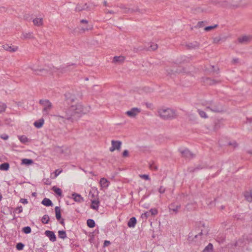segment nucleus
Masks as SVG:
<instances>
[{"mask_svg":"<svg viewBox=\"0 0 252 252\" xmlns=\"http://www.w3.org/2000/svg\"><path fill=\"white\" fill-rule=\"evenodd\" d=\"M223 38L220 36H216L212 38V43L214 44H220L222 41Z\"/></svg>","mask_w":252,"mask_h":252,"instance_id":"nucleus-22","label":"nucleus"},{"mask_svg":"<svg viewBox=\"0 0 252 252\" xmlns=\"http://www.w3.org/2000/svg\"><path fill=\"white\" fill-rule=\"evenodd\" d=\"M151 216H155L158 214V210L156 208H153L149 211Z\"/></svg>","mask_w":252,"mask_h":252,"instance_id":"nucleus-46","label":"nucleus"},{"mask_svg":"<svg viewBox=\"0 0 252 252\" xmlns=\"http://www.w3.org/2000/svg\"><path fill=\"white\" fill-rule=\"evenodd\" d=\"M183 156L187 158H190L193 157V154L188 150H185L182 152Z\"/></svg>","mask_w":252,"mask_h":252,"instance_id":"nucleus-24","label":"nucleus"},{"mask_svg":"<svg viewBox=\"0 0 252 252\" xmlns=\"http://www.w3.org/2000/svg\"><path fill=\"white\" fill-rule=\"evenodd\" d=\"M39 103L43 106V115H48L52 107L51 102L47 99H41L40 100Z\"/></svg>","mask_w":252,"mask_h":252,"instance_id":"nucleus-5","label":"nucleus"},{"mask_svg":"<svg viewBox=\"0 0 252 252\" xmlns=\"http://www.w3.org/2000/svg\"><path fill=\"white\" fill-rule=\"evenodd\" d=\"M45 234L51 241L55 242L56 241V237L53 231L47 230L45 231Z\"/></svg>","mask_w":252,"mask_h":252,"instance_id":"nucleus-16","label":"nucleus"},{"mask_svg":"<svg viewBox=\"0 0 252 252\" xmlns=\"http://www.w3.org/2000/svg\"><path fill=\"white\" fill-rule=\"evenodd\" d=\"M197 235L196 234H193L192 232L189 233V241H193L194 238L197 237Z\"/></svg>","mask_w":252,"mask_h":252,"instance_id":"nucleus-44","label":"nucleus"},{"mask_svg":"<svg viewBox=\"0 0 252 252\" xmlns=\"http://www.w3.org/2000/svg\"><path fill=\"white\" fill-rule=\"evenodd\" d=\"M59 237L61 239H64L66 237V232L63 230H60L58 231Z\"/></svg>","mask_w":252,"mask_h":252,"instance_id":"nucleus-36","label":"nucleus"},{"mask_svg":"<svg viewBox=\"0 0 252 252\" xmlns=\"http://www.w3.org/2000/svg\"><path fill=\"white\" fill-rule=\"evenodd\" d=\"M34 26L36 27H42L43 26V19L41 17H36L32 20Z\"/></svg>","mask_w":252,"mask_h":252,"instance_id":"nucleus-14","label":"nucleus"},{"mask_svg":"<svg viewBox=\"0 0 252 252\" xmlns=\"http://www.w3.org/2000/svg\"><path fill=\"white\" fill-rule=\"evenodd\" d=\"M3 48L9 52H15L18 50V47L17 46H11L8 45H6L3 46Z\"/></svg>","mask_w":252,"mask_h":252,"instance_id":"nucleus-18","label":"nucleus"},{"mask_svg":"<svg viewBox=\"0 0 252 252\" xmlns=\"http://www.w3.org/2000/svg\"><path fill=\"white\" fill-rule=\"evenodd\" d=\"M212 3L219 7H227L228 6L227 1H220L219 0H215L212 1Z\"/></svg>","mask_w":252,"mask_h":252,"instance_id":"nucleus-13","label":"nucleus"},{"mask_svg":"<svg viewBox=\"0 0 252 252\" xmlns=\"http://www.w3.org/2000/svg\"><path fill=\"white\" fill-rule=\"evenodd\" d=\"M63 172V170L62 169H57L55 171V172H54V177H52V178H53V179H55L56 178L60 173H61L62 172Z\"/></svg>","mask_w":252,"mask_h":252,"instance_id":"nucleus-43","label":"nucleus"},{"mask_svg":"<svg viewBox=\"0 0 252 252\" xmlns=\"http://www.w3.org/2000/svg\"><path fill=\"white\" fill-rule=\"evenodd\" d=\"M238 41L241 44H246L251 41V36L246 35L241 36L238 38Z\"/></svg>","mask_w":252,"mask_h":252,"instance_id":"nucleus-11","label":"nucleus"},{"mask_svg":"<svg viewBox=\"0 0 252 252\" xmlns=\"http://www.w3.org/2000/svg\"><path fill=\"white\" fill-rule=\"evenodd\" d=\"M64 95H65V99L67 101L68 103L73 102L75 100V97L74 95H73L72 94H71L70 93H69V92L66 93H65Z\"/></svg>","mask_w":252,"mask_h":252,"instance_id":"nucleus-15","label":"nucleus"},{"mask_svg":"<svg viewBox=\"0 0 252 252\" xmlns=\"http://www.w3.org/2000/svg\"><path fill=\"white\" fill-rule=\"evenodd\" d=\"M202 105L206 111H210L214 113H220L222 109L218 106L214 105L212 101L202 102Z\"/></svg>","mask_w":252,"mask_h":252,"instance_id":"nucleus-4","label":"nucleus"},{"mask_svg":"<svg viewBox=\"0 0 252 252\" xmlns=\"http://www.w3.org/2000/svg\"><path fill=\"white\" fill-rule=\"evenodd\" d=\"M87 225L90 228H93L95 226V222L92 219H89L87 220Z\"/></svg>","mask_w":252,"mask_h":252,"instance_id":"nucleus-35","label":"nucleus"},{"mask_svg":"<svg viewBox=\"0 0 252 252\" xmlns=\"http://www.w3.org/2000/svg\"><path fill=\"white\" fill-rule=\"evenodd\" d=\"M42 204L46 206H50L52 205V202L51 200L48 198H44L42 201Z\"/></svg>","mask_w":252,"mask_h":252,"instance_id":"nucleus-31","label":"nucleus"},{"mask_svg":"<svg viewBox=\"0 0 252 252\" xmlns=\"http://www.w3.org/2000/svg\"><path fill=\"white\" fill-rule=\"evenodd\" d=\"M20 202L23 203V204H27L28 203V200L27 199H24V198H21L20 200Z\"/></svg>","mask_w":252,"mask_h":252,"instance_id":"nucleus-58","label":"nucleus"},{"mask_svg":"<svg viewBox=\"0 0 252 252\" xmlns=\"http://www.w3.org/2000/svg\"><path fill=\"white\" fill-rule=\"evenodd\" d=\"M19 139L21 142L24 143H26L28 141V138L24 135L21 136L20 137H19Z\"/></svg>","mask_w":252,"mask_h":252,"instance_id":"nucleus-40","label":"nucleus"},{"mask_svg":"<svg viewBox=\"0 0 252 252\" xmlns=\"http://www.w3.org/2000/svg\"><path fill=\"white\" fill-rule=\"evenodd\" d=\"M56 212V217L58 220H60L61 219V209L58 206H56L55 208Z\"/></svg>","mask_w":252,"mask_h":252,"instance_id":"nucleus-29","label":"nucleus"},{"mask_svg":"<svg viewBox=\"0 0 252 252\" xmlns=\"http://www.w3.org/2000/svg\"><path fill=\"white\" fill-rule=\"evenodd\" d=\"M229 145H233L234 146V147H236L238 146V144H237V143L236 142H234L233 143H229Z\"/></svg>","mask_w":252,"mask_h":252,"instance_id":"nucleus-60","label":"nucleus"},{"mask_svg":"<svg viewBox=\"0 0 252 252\" xmlns=\"http://www.w3.org/2000/svg\"><path fill=\"white\" fill-rule=\"evenodd\" d=\"M166 71L167 74L169 75H172V74H174L176 71L173 69H170L169 67H167L166 69Z\"/></svg>","mask_w":252,"mask_h":252,"instance_id":"nucleus-39","label":"nucleus"},{"mask_svg":"<svg viewBox=\"0 0 252 252\" xmlns=\"http://www.w3.org/2000/svg\"><path fill=\"white\" fill-rule=\"evenodd\" d=\"M197 112L201 118L203 119H207L208 118V115L204 111L198 109H197Z\"/></svg>","mask_w":252,"mask_h":252,"instance_id":"nucleus-26","label":"nucleus"},{"mask_svg":"<svg viewBox=\"0 0 252 252\" xmlns=\"http://www.w3.org/2000/svg\"><path fill=\"white\" fill-rule=\"evenodd\" d=\"M49 220V217L47 215H44L41 219L42 222L44 224H47L48 223Z\"/></svg>","mask_w":252,"mask_h":252,"instance_id":"nucleus-37","label":"nucleus"},{"mask_svg":"<svg viewBox=\"0 0 252 252\" xmlns=\"http://www.w3.org/2000/svg\"><path fill=\"white\" fill-rule=\"evenodd\" d=\"M16 249L19 250H22L24 247V245L22 243H19L16 245Z\"/></svg>","mask_w":252,"mask_h":252,"instance_id":"nucleus-45","label":"nucleus"},{"mask_svg":"<svg viewBox=\"0 0 252 252\" xmlns=\"http://www.w3.org/2000/svg\"><path fill=\"white\" fill-rule=\"evenodd\" d=\"M44 120L43 119H40L38 121H35L33 125L34 126L38 128L41 127L44 124Z\"/></svg>","mask_w":252,"mask_h":252,"instance_id":"nucleus-21","label":"nucleus"},{"mask_svg":"<svg viewBox=\"0 0 252 252\" xmlns=\"http://www.w3.org/2000/svg\"><path fill=\"white\" fill-rule=\"evenodd\" d=\"M91 107L89 106L83 105L80 103H75L70 105L62 115L58 117L64 120L72 121L83 115L89 113Z\"/></svg>","mask_w":252,"mask_h":252,"instance_id":"nucleus-1","label":"nucleus"},{"mask_svg":"<svg viewBox=\"0 0 252 252\" xmlns=\"http://www.w3.org/2000/svg\"><path fill=\"white\" fill-rule=\"evenodd\" d=\"M150 212L149 211V212H146L143 214H142L141 215V217L143 218V219H147L148 217H149V216H150Z\"/></svg>","mask_w":252,"mask_h":252,"instance_id":"nucleus-48","label":"nucleus"},{"mask_svg":"<svg viewBox=\"0 0 252 252\" xmlns=\"http://www.w3.org/2000/svg\"><path fill=\"white\" fill-rule=\"evenodd\" d=\"M15 212H17L18 213H21L23 211V208L22 206L18 207L15 209Z\"/></svg>","mask_w":252,"mask_h":252,"instance_id":"nucleus-53","label":"nucleus"},{"mask_svg":"<svg viewBox=\"0 0 252 252\" xmlns=\"http://www.w3.org/2000/svg\"><path fill=\"white\" fill-rule=\"evenodd\" d=\"M140 112V109L137 107H134L131 108L130 110L126 111V114L130 118H135Z\"/></svg>","mask_w":252,"mask_h":252,"instance_id":"nucleus-7","label":"nucleus"},{"mask_svg":"<svg viewBox=\"0 0 252 252\" xmlns=\"http://www.w3.org/2000/svg\"><path fill=\"white\" fill-rule=\"evenodd\" d=\"M219 27V25L218 24H215L212 26H207L204 28V30L205 32H208L211 31L216 28H218Z\"/></svg>","mask_w":252,"mask_h":252,"instance_id":"nucleus-28","label":"nucleus"},{"mask_svg":"<svg viewBox=\"0 0 252 252\" xmlns=\"http://www.w3.org/2000/svg\"><path fill=\"white\" fill-rule=\"evenodd\" d=\"M80 23L83 25L80 27V32L81 33H85L86 32L91 31L93 29L92 25H89V21L87 20L82 19L80 20Z\"/></svg>","mask_w":252,"mask_h":252,"instance_id":"nucleus-6","label":"nucleus"},{"mask_svg":"<svg viewBox=\"0 0 252 252\" xmlns=\"http://www.w3.org/2000/svg\"><path fill=\"white\" fill-rule=\"evenodd\" d=\"M244 196L247 200L249 202L252 201V193L251 191H246L244 193Z\"/></svg>","mask_w":252,"mask_h":252,"instance_id":"nucleus-27","label":"nucleus"},{"mask_svg":"<svg viewBox=\"0 0 252 252\" xmlns=\"http://www.w3.org/2000/svg\"><path fill=\"white\" fill-rule=\"evenodd\" d=\"M23 231L26 234H29L31 232V228L29 226H26L23 228Z\"/></svg>","mask_w":252,"mask_h":252,"instance_id":"nucleus-42","label":"nucleus"},{"mask_svg":"<svg viewBox=\"0 0 252 252\" xmlns=\"http://www.w3.org/2000/svg\"><path fill=\"white\" fill-rule=\"evenodd\" d=\"M189 118L190 121H192L195 119V116L194 114H189Z\"/></svg>","mask_w":252,"mask_h":252,"instance_id":"nucleus-52","label":"nucleus"},{"mask_svg":"<svg viewBox=\"0 0 252 252\" xmlns=\"http://www.w3.org/2000/svg\"><path fill=\"white\" fill-rule=\"evenodd\" d=\"M70 65H66L65 66L63 67L61 69V72L63 73L65 72L67 68L70 66Z\"/></svg>","mask_w":252,"mask_h":252,"instance_id":"nucleus-54","label":"nucleus"},{"mask_svg":"<svg viewBox=\"0 0 252 252\" xmlns=\"http://www.w3.org/2000/svg\"><path fill=\"white\" fill-rule=\"evenodd\" d=\"M100 184L103 188H107L108 187V181L104 178H102L100 180Z\"/></svg>","mask_w":252,"mask_h":252,"instance_id":"nucleus-25","label":"nucleus"},{"mask_svg":"<svg viewBox=\"0 0 252 252\" xmlns=\"http://www.w3.org/2000/svg\"><path fill=\"white\" fill-rule=\"evenodd\" d=\"M203 230H201V231L200 233H199V235H203Z\"/></svg>","mask_w":252,"mask_h":252,"instance_id":"nucleus-64","label":"nucleus"},{"mask_svg":"<svg viewBox=\"0 0 252 252\" xmlns=\"http://www.w3.org/2000/svg\"><path fill=\"white\" fill-rule=\"evenodd\" d=\"M72 196L75 202L80 203L84 201L83 198L79 194L74 192L72 194Z\"/></svg>","mask_w":252,"mask_h":252,"instance_id":"nucleus-17","label":"nucleus"},{"mask_svg":"<svg viewBox=\"0 0 252 252\" xmlns=\"http://www.w3.org/2000/svg\"><path fill=\"white\" fill-rule=\"evenodd\" d=\"M92 204L91 206V208L97 210L99 207V201L98 199L92 200Z\"/></svg>","mask_w":252,"mask_h":252,"instance_id":"nucleus-23","label":"nucleus"},{"mask_svg":"<svg viewBox=\"0 0 252 252\" xmlns=\"http://www.w3.org/2000/svg\"><path fill=\"white\" fill-rule=\"evenodd\" d=\"M139 176L141 178L144 179L146 180H150V178H149V176L148 175L143 174V175H140Z\"/></svg>","mask_w":252,"mask_h":252,"instance_id":"nucleus-50","label":"nucleus"},{"mask_svg":"<svg viewBox=\"0 0 252 252\" xmlns=\"http://www.w3.org/2000/svg\"><path fill=\"white\" fill-rule=\"evenodd\" d=\"M32 162H33V161L32 159H27V158L23 159L22 160V163L23 164H27V165L31 164L32 163Z\"/></svg>","mask_w":252,"mask_h":252,"instance_id":"nucleus-38","label":"nucleus"},{"mask_svg":"<svg viewBox=\"0 0 252 252\" xmlns=\"http://www.w3.org/2000/svg\"><path fill=\"white\" fill-rule=\"evenodd\" d=\"M158 191L160 193H163L165 191V188L163 186H160L158 189Z\"/></svg>","mask_w":252,"mask_h":252,"instance_id":"nucleus-51","label":"nucleus"},{"mask_svg":"<svg viewBox=\"0 0 252 252\" xmlns=\"http://www.w3.org/2000/svg\"><path fill=\"white\" fill-rule=\"evenodd\" d=\"M128 156V151L127 150H125L123 153V156L126 157Z\"/></svg>","mask_w":252,"mask_h":252,"instance_id":"nucleus-57","label":"nucleus"},{"mask_svg":"<svg viewBox=\"0 0 252 252\" xmlns=\"http://www.w3.org/2000/svg\"><path fill=\"white\" fill-rule=\"evenodd\" d=\"M205 21H200L197 24L196 27L197 28H201L204 26Z\"/></svg>","mask_w":252,"mask_h":252,"instance_id":"nucleus-47","label":"nucleus"},{"mask_svg":"<svg viewBox=\"0 0 252 252\" xmlns=\"http://www.w3.org/2000/svg\"><path fill=\"white\" fill-rule=\"evenodd\" d=\"M45 183L47 185H50L51 184V182L48 179H46V181Z\"/></svg>","mask_w":252,"mask_h":252,"instance_id":"nucleus-62","label":"nucleus"},{"mask_svg":"<svg viewBox=\"0 0 252 252\" xmlns=\"http://www.w3.org/2000/svg\"><path fill=\"white\" fill-rule=\"evenodd\" d=\"M0 137L4 140H7L8 138V136L7 135H4L1 136Z\"/></svg>","mask_w":252,"mask_h":252,"instance_id":"nucleus-59","label":"nucleus"},{"mask_svg":"<svg viewBox=\"0 0 252 252\" xmlns=\"http://www.w3.org/2000/svg\"><path fill=\"white\" fill-rule=\"evenodd\" d=\"M197 10L198 12H200L202 13H205L208 11L207 8L204 7H199L197 8Z\"/></svg>","mask_w":252,"mask_h":252,"instance_id":"nucleus-41","label":"nucleus"},{"mask_svg":"<svg viewBox=\"0 0 252 252\" xmlns=\"http://www.w3.org/2000/svg\"><path fill=\"white\" fill-rule=\"evenodd\" d=\"M111 244L110 242L109 241H107V240H105L104 242V244H103V246L104 247H107L109 245H110Z\"/></svg>","mask_w":252,"mask_h":252,"instance_id":"nucleus-56","label":"nucleus"},{"mask_svg":"<svg viewBox=\"0 0 252 252\" xmlns=\"http://www.w3.org/2000/svg\"><path fill=\"white\" fill-rule=\"evenodd\" d=\"M180 208V205L172 203L169 206V212H171L172 211L175 214H176L178 213Z\"/></svg>","mask_w":252,"mask_h":252,"instance_id":"nucleus-10","label":"nucleus"},{"mask_svg":"<svg viewBox=\"0 0 252 252\" xmlns=\"http://www.w3.org/2000/svg\"><path fill=\"white\" fill-rule=\"evenodd\" d=\"M125 60V57L123 56H115L113 58V62L115 63H121Z\"/></svg>","mask_w":252,"mask_h":252,"instance_id":"nucleus-19","label":"nucleus"},{"mask_svg":"<svg viewBox=\"0 0 252 252\" xmlns=\"http://www.w3.org/2000/svg\"><path fill=\"white\" fill-rule=\"evenodd\" d=\"M32 72L36 75L45 76L51 73V68L50 67H30Z\"/></svg>","mask_w":252,"mask_h":252,"instance_id":"nucleus-3","label":"nucleus"},{"mask_svg":"<svg viewBox=\"0 0 252 252\" xmlns=\"http://www.w3.org/2000/svg\"><path fill=\"white\" fill-rule=\"evenodd\" d=\"M21 38L24 40L34 39L35 36L33 32H24L22 33Z\"/></svg>","mask_w":252,"mask_h":252,"instance_id":"nucleus-9","label":"nucleus"},{"mask_svg":"<svg viewBox=\"0 0 252 252\" xmlns=\"http://www.w3.org/2000/svg\"><path fill=\"white\" fill-rule=\"evenodd\" d=\"M136 223V219L135 217H132L130 219L127 223L129 227H134Z\"/></svg>","mask_w":252,"mask_h":252,"instance_id":"nucleus-20","label":"nucleus"},{"mask_svg":"<svg viewBox=\"0 0 252 252\" xmlns=\"http://www.w3.org/2000/svg\"><path fill=\"white\" fill-rule=\"evenodd\" d=\"M7 108L6 103L0 102V114L3 113L5 111Z\"/></svg>","mask_w":252,"mask_h":252,"instance_id":"nucleus-32","label":"nucleus"},{"mask_svg":"<svg viewBox=\"0 0 252 252\" xmlns=\"http://www.w3.org/2000/svg\"><path fill=\"white\" fill-rule=\"evenodd\" d=\"M186 47L188 49H197L200 47V44L197 41H194L192 42L188 43L186 44Z\"/></svg>","mask_w":252,"mask_h":252,"instance_id":"nucleus-12","label":"nucleus"},{"mask_svg":"<svg viewBox=\"0 0 252 252\" xmlns=\"http://www.w3.org/2000/svg\"><path fill=\"white\" fill-rule=\"evenodd\" d=\"M112 147L110 148V151L114 152L115 150L119 151L121 149L122 142L120 141H111Z\"/></svg>","mask_w":252,"mask_h":252,"instance_id":"nucleus-8","label":"nucleus"},{"mask_svg":"<svg viewBox=\"0 0 252 252\" xmlns=\"http://www.w3.org/2000/svg\"><path fill=\"white\" fill-rule=\"evenodd\" d=\"M158 113L160 118L163 120L172 119L176 116L175 111L165 107L158 109Z\"/></svg>","mask_w":252,"mask_h":252,"instance_id":"nucleus-2","label":"nucleus"},{"mask_svg":"<svg viewBox=\"0 0 252 252\" xmlns=\"http://www.w3.org/2000/svg\"><path fill=\"white\" fill-rule=\"evenodd\" d=\"M52 190L56 193L59 196H62V190L60 189V188H58L55 186L53 187L52 188Z\"/></svg>","mask_w":252,"mask_h":252,"instance_id":"nucleus-34","label":"nucleus"},{"mask_svg":"<svg viewBox=\"0 0 252 252\" xmlns=\"http://www.w3.org/2000/svg\"><path fill=\"white\" fill-rule=\"evenodd\" d=\"M88 8V6L87 5L86 3L83 4H78L76 7V9L77 11H82L85 10Z\"/></svg>","mask_w":252,"mask_h":252,"instance_id":"nucleus-30","label":"nucleus"},{"mask_svg":"<svg viewBox=\"0 0 252 252\" xmlns=\"http://www.w3.org/2000/svg\"><path fill=\"white\" fill-rule=\"evenodd\" d=\"M210 85H214L218 83L219 82L215 80H209Z\"/></svg>","mask_w":252,"mask_h":252,"instance_id":"nucleus-55","label":"nucleus"},{"mask_svg":"<svg viewBox=\"0 0 252 252\" xmlns=\"http://www.w3.org/2000/svg\"><path fill=\"white\" fill-rule=\"evenodd\" d=\"M213 248V245L211 243H209L205 248V250L209 251L212 250Z\"/></svg>","mask_w":252,"mask_h":252,"instance_id":"nucleus-49","label":"nucleus"},{"mask_svg":"<svg viewBox=\"0 0 252 252\" xmlns=\"http://www.w3.org/2000/svg\"><path fill=\"white\" fill-rule=\"evenodd\" d=\"M116 13H117V12L114 11L113 10H109L107 12V13H110V14H115Z\"/></svg>","mask_w":252,"mask_h":252,"instance_id":"nucleus-61","label":"nucleus"},{"mask_svg":"<svg viewBox=\"0 0 252 252\" xmlns=\"http://www.w3.org/2000/svg\"><path fill=\"white\" fill-rule=\"evenodd\" d=\"M9 168V165L8 163H3L0 165V170L7 171Z\"/></svg>","mask_w":252,"mask_h":252,"instance_id":"nucleus-33","label":"nucleus"},{"mask_svg":"<svg viewBox=\"0 0 252 252\" xmlns=\"http://www.w3.org/2000/svg\"><path fill=\"white\" fill-rule=\"evenodd\" d=\"M60 223L64 225V220L63 219H62L60 221Z\"/></svg>","mask_w":252,"mask_h":252,"instance_id":"nucleus-63","label":"nucleus"}]
</instances>
